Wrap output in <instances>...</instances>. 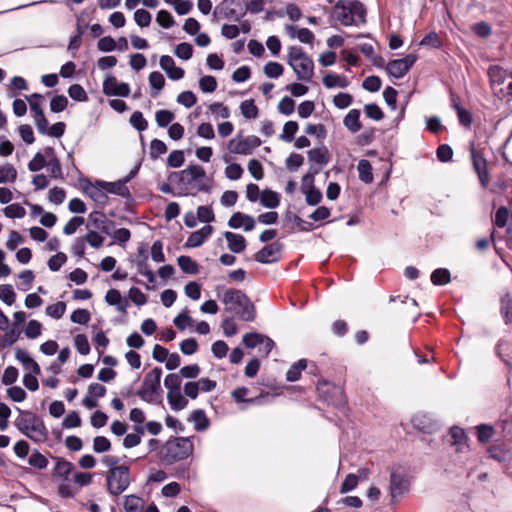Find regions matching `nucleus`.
Segmentation results:
<instances>
[{"label": "nucleus", "mask_w": 512, "mask_h": 512, "mask_svg": "<svg viewBox=\"0 0 512 512\" xmlns=\"http://www.w3.org/2000/svg\"><path fill=\"white\" fill-rule=\"evenodd\" d=\"M160 66L171 80L177 81L184 77V70L177 67L174 59L169 55L161 56Z\"/></svg>", "instance_id": "obj_18"}, {"label": "nucleus", "mask_w": 512, "mask_h": 512, "mask_svg": "<svg viewBox=\"0 0 512 512\" xmlns=\"http://www.w3.org/2000/svg\"><path fill=\"white\" fill-rule=\"evenodd\" d=\"M308 159L310 162L319 165L318 168H314V173H318L321 168L328 163V150L326 147L313 148L308 151Z\"/></svg>", "instance_id": "obj_24"}, {"label": "nucleus", "mask_w": 512, "mask_h": 512, "mask_svg": "<svg viewBox=\"0 0 512 512\" xmlns=\"http://www.w3.org/2000/svg\"><path fill=\"white\" fill-rule=\"evenodd\" d=\"M264 337L265 335L256 332H251L243 336L242 342L247 348H255L262 343Z\"/></svg>", "instance_id": "obj_53"}, {"label": "nucleus", "mask_w": 512, "mask_h": 512, "mask_svg": "<svg viewBox=\"0 0 512 512\" xmlns=\"http://www.w3.org/2000/svg\"><path fill=\"white\" fill-rule=\"evenodd\" d=\"M194 451L190 437H170L160 450V460L165 465L187 459Z\"/></svg>", "instance_id": "obj_4"}, {"label": "nucleus", "mask_w": 512, "mask_h": 512, "mask_svg": "<svg viewBox=\"0 0 512 512\" xmlns=\"http://www.w3.org/2000/svg\"><path fill=\"white\" fill-rule=\"evenodd\" d=\"M134 20L140 27H147L150 25L152 16L145 9H137L134 13Z\"/></svg>", "instance_id": "obj_64"}, {"label": "nucleus", "mask_w": 512, "mask_h": 512, "mask_svg": "<svg viewBox=\"0 0 512 512\" xmlns=\"http://www.w3.org/2000/svg\"><path fill=\"white\" fill-rule=\"evenodd\" d=\"M283 71V66L278 62L270 61L264 66V73L269 78H278L283 74Z\"/></svg>", "instance_id": "obj_52"}, {"label": "nucleus", "mask_w": 512, "mask_h": 512, "mask_svg": "<svg viewBox=\"0 0 512 512\" xmlns=\"http://www.w3.org/2000/svg\"><path fill=\"white\" fill-rule=\"evenodd\" d=\"M217 297L226 305L227 312H233L242 321L252 322L256 318V308L249 297L239 289L217 286Z\"/></svg>", "instance_id": "obj_1"}, {"label": "nucleus", "mask_w": 512, "mask_h": 512, "mask_svg": "<svg viewBox=\"0 0 512 512\" xmlns=\"http://www.w3.org/2000/svg\"><path fill=\"white\" fill-rule=\"evenodd\" d=\"M416 60L417 56L414 54H408L403 58L391 60L386 66V71L394 78H402L408 73Z\"/></svg>", "instance_id": "obj_11"}, {"label": "nucleus", "mask_w": 512, "mask_h": 512, "mask_svg": "<svg viewBox=\"0 0 512 512\" xmlns=\"http://www.w3.org/2000/svg\"><path fill=\"white\" fill-rule=\"evenodd\" d=\"M44 152L47 157L46 166L48 167L50 176L55 179L63 178L61 163L55 154L54 148L48 146L44 148Z\"/></svg>", "instance_id": "obj_19"}, {"label": "nucleus", "mask_w": 512, "mask_h": 512, "mask_svg": "<svg viewBox=\"0 0 512 512\" xmlns=\"http://www.w3.org/2000/svg\"><path fill=\"white\" fill-rule=\"evenodd\" d=\"M176 175L179 176V182L184 185L197 182L198 191L206 193L211 191L209 179L206 177L204 168L200 165H189L186 169L176 173Z\"/></svg>", "instance_id": "obj_9"}, {"label": "nucleus", "mask_w": 512, "mask_h": 512, "mask_svg": "<svg viewBox=\"0 0 512 512\" xmlns=\"http://www.w3.org/2000/svg\"><path fill=\"white\" fill-rule=\"evenodd\" d=\"M470 154L474 171L477 173L481 185L485 187L489 182L487 161L482 153L475 149L474 143L470 144Z\"/></svg>", "instance_id": "obj_14"}, {"label": "nucleus", "mask_w": 512, "mask_h": 512, "mask_svg": "<svg viewBox=\"0 0 512 512\" xmlns=\"http://www.w3.org/2000/svg\"><path fill=\"white\" fill-rule=\"evenodd\" d=\"M96 184L107 193L115 194L123 198H129L131 196L130 190L123 179L116 182L97 181Z\"/></svg>", "instance_id": "obj_17"}, {"label": "nucleus", "mask_w": 512, "mask_h": 512, "mask_svg": "<svg viewBox=\"0 0 512 512\" xmlns=\"http://www.w3.org/2000/svg\"><path fill=\"white\" fill-rule=\"evenodd\" d=\"M188 421L194 423L196 431H204L209 427V420L205 411L202 409L194 410L188 418Z\"/></svg>", "instance_id": "obj_27"}, {"label": "nucleus", "mask_w": 512, "mask_h": 512, "mask_svg": "<svg viewBox=\"0 0 512 512\" xmlns=\"http://www.w3.org/2000/svg\"><path fill=\"white\" fill-rule=\"evenodd\" d=\"M130 124L139 132L145 131L148 127V122L140 111H135L131 115Z\"/></svg>", "instance_id": "obj_55"}, {"label": "nucleus", "mask_w": 512, "mask_h": 512, "mask_svg": "<svg viewBox=\"0 0 512 512\" xmlns=\"http://www.w3.org/2000/svg\"><path fill=\"white\" fill-rule=\"evenodd\" d=\"M260 202L264 207L274 209L279 206L280 197L277 192L265 189L262 191L260 195Z\"/></svg>", "instance_id": "obj_29"}, {"label": "nucleus", "mask_w": 512, "mask_h": 512, "mask_svg": "<svg viewBox=\"0 0 512 512\" xmlns=\"http://www.w3.org/2000/svg\"><path fill=\"white\" fill-rule=\"evenodd\" d=\"M212 232L213 227L211 225H205L201 229L194 231L189 235L185 246L188 248H196L201 246L212 234Z\"/></svg>", "instance_id": "obj_20"}, {"label": "nucleus", "mask_w": 512, "mask_h": 512, "mask_svg": "<svg viewBox=\"0 0 512 512\" xmlns=\"http://www.w3.org/2000/svg\"><path fill=\"white\" fill-rule=\"evenodd\" d=\"M494 435V429L491 425L481 424L477 426V438L481 443H487Z\"/></svg>", "instance_id": "obj_56"}, {"label": "nucleus", "mask_w": 512, "mask_h": 512, "mask_svg": "<svg viewBox=\"0 0 512 512\" xmlns=\"http://www.w3.org/2000/svg\"><path fill=\"white\" fill-rule=\"evenodd\" d=\"M161 376L162 369L160 367L153 368L145 375L142 386L136 395L148 403H156L157 396L161 391Z\"/></svg>", "instance_id": "obj_7"}, {"label": "nucleus", "mask_w": 512, "mask_h": 512, "mask_svg": "<svg viewBox=\"0 0 512 512\" xmlns=\"http://www.w3.org/2000/svg\"><path fill=\"white\" fill-rule=\"evenodd\" d=\"M175 118V115L170 110H158L155 114V120L159 127H167Z\"/></svg>", "instance_id": "obj_45"}, {"label": "nucleus", "mask_w": 512, "mask_h": 512, "mask_svg": "<svg viewBox=\"0 0 512 512\" xmlns=\"http://www.w3.org/2000/svg\"><path fill=\"white\" fill-rule=\"evenodd\" d=\"M200 89L205 93H212L217 88V81L215 77L206 75L199 80Z\"/></svg>", "instance_id": "obj_62"}, {"label": "nucleus", "mask_w": 512, "mask_h": 512, "mask_svg": "<svg viewBox=\"0 0 512 512\" xmlns=\"http://www.w3.org/2000/svg\"><path fill=\"white\" fill-rule=\"evenodd\" d=\"M15 357L26 369H31V372L35 375H39L41 373L40 366L32 357H30L27 351L17 349Z\"/></svg>", "instance_id": "obj_25"}, {"label": "nucleus", "mask_w": 512, "mask_h": 512, "mask_svg": "<svg viewBox=\"0 0 512 512\" xmlns=\"http://www.w3.org/2000/svg\"><path fill=\"white\" fill-rule=\"evenodd\" d=\"M182 379L181 376L175 373L168 374L165 377L164 385L167 388V393H174L181 391Z\"/></svg>", "instance_id": "obj_39"}, {"label": "nucleus", "mask_w": 512, "mask_h": 512, "mask_svg": "<svg viewBox=\"0 0 512 512\" xmlns=\"http://www.w3.org/2000/svg\"><path fill=\"white\" fill-rule=\"evenodd\" d=\"M0 299L7 305H12L16 299V293L10 284L0 285Z\"/></svg>", "instance_id": "obj_49"}, {"label": "nucleus", "mask_w": 512, "mask_h": 512, "mask_svg": "<svg viewBox=\"0 0 512 512\" xmlns=\"http://www.w3.org/2000/svg\"><path fill=\"white\" fill-rule=\"evenodd\" d=\"M4 215L8 218H23L26 210L18 203H13L3 209Z\"/></svg>", "instance_id": "obj_51"}, {"label": "nucleus", "mask_w": 512, "mask_h": 512, "mask_svg": "<svg viewBox=\"0 0 512 512\" xmlns=\"http://www.w3.org/2000/svg\"><path fill=\"white\" fill-rule=\"evenodd\" d=\"M287 62L293 69L298 80L310 81L314 74V62L302 47L291 46L288 49Z\"/></svg>", "instance_id": "obj_5"}, {"label": "nucleus", "mask_w": 512, "mask_h": 512, "mask_svg": "<svg viewBox=\"0 0 512 512\" xmlns=\"http://www.w3.org/2000/svg\"><path fill=\"white\" fill-rule=\"evenodd\" d=\"M144 508L143 500L136 495H128L124 501V509L126 512H142Z\"/></svg>", "instance_id": "obj_37"}, {"label": "nucleus", "mask_w": 512, "mask_h": 512, "mask_svg": "<svg viewBox=\"0 0 512 512\" xmlns=\"http://www.w3.org/2000/svg\"><path fill=\"white\" fill-rule=\"evenodd\" d=\"M366 8L358 0H339L332 9V17L343 26H360L366 23Z\"/></svg>", "instance_id": "obj_2"}, {"label": "nucleus", "mask_w": 512, "mask_h": 512, "mask_svg": "<svg viewBox=\"0 0 512 512\" xmlns=\"http://www.w3.org/2000/svg\"><path fill=\"white\" fill-rule=\"evenodd\" d=\"M261 144L262 141L259 137L251 135L243 138L230 140L228 148L231 153L249 155L255 148L259 147Z\"/></svg>", "instance_id": "obj_12"}, {"label": "nucleus", "mask_w": 512, "mask_h": 512, "mask_svg": "<svg viewBox=\"0 0 512 512\" xmlns=\"http://www.w3.org/2000/svg\"><path fill=\"white\" fill-rule=\"evenodd\" d=\"M88 220H89L88 226L91 225L106 235H111L115 228L114 222L109 220L106 217V215L101 211L91 212L89 214Z\"/></svg>", "instance_id": "obj_16"}, {"label": "nucleus", "mask_w": 512, "mask_h": 512, "mask_svg": "<svg viewBox=\"0 0 512 512\" xmlns=\"http://www.w3.org/2000/svg\"><path fill=\"white\" fill-rule=\"evenodd\" d=\"M110 236L114 239V241L116 243H118V245L125 246L126 243L131 238V233H130L129 229H127V228H119V229L114 228V230Z\"/></svg>", "instance_id": "obj_54"}, {"label": "nucleus", "mask_w": 512, "mask_h": 512, "mask_svg": "<svg viewBox=\"0 0 512 512\" xmlns=\"http://www.w3.org/2000/svg\"><path fill=\"white\" fill-rule=\"evenodd\" d=\"M107 490L110 494L118 496L130 485V470L128 466L120 465L109 469L106 475Z\"/></svg>", "instance_id": "obj_8"}, {"label": "nucleus", "mask_w": 512, "mask_h": 512, "mask_svg": "<svg viewBox=\"0 0 512 512\" xmlns=\"http://www.w3.org/2000/svg\"><path fill=\"white\" fill-rule=\"evenodd\" d=\"M43 99V96L38 93L31 94L27 97V100L30 105V110L33 113V117H40L44 115L43 109L41 108L40 101Z\"/></svg>", "instance_id": "obj_43"}, {"label": "nucleus", "mask_w": 512, "mask_h": 512, "mask_svg": "<svg viewBox=\"0 0 512 512\" xmlns=\"http://www.w3.org/2000/svg\"><path fill=\"white\" fill-rule=\"evenodd\" d=\"M177 262L180 269L186 274L194 275L199 271L198 264L189 256L181 255L177 258Z\"/></svg>", "instance_id": "obj_34"}, {"label": "nucleus", "mask_w": 512, "mask_h": 512, "mask_svg": "<svg viewBox=\"0 0 512 512\" xmlns=\"http://www.w3.org/2000/svg\"><path fill=\"white\" fill-rule=\"evenodd\" d=\"M17 178V170L11 164L0 166V184L14 182Z\"/></svg>", "instance_id": "obj_44"}, {"label": "nucleus", "mask_w": 512, "mask_h": 512, "mask_svg": "<svg viewBox=\"0 0 512 512\" xmlns=\"http://www.w3.org/2000/svg\"><path fill=\"white\" fill-rule=\"evenodd\" d=\"M241 113L247 119H255L258 116V107L254 100H245L240 105Z\"/></svg>", "instance_id": "obj_48"}, {"label": "nucleus", "mask_w": 512, "mask_h": 512, "mask_svg": "<svg viewBox=\"0 0 512 512\" xmlns=\"http://www.w3.org/2000/svg\"><path fill=\"white\" fill-rule=\"evenodd\" d=\"M47 157L45 152H37L34 157L28 163V169L31 172H38L46 166Z\"/></svg>", "instance_id": "obj_46"}, {"label": "nucleus", "mask_w": 512, "mask_h": 512, "mask_svg": "<svg viewBox=\"0 0 512 512\" xmlns=\"http://www.w3.org/2000/svg\"><path fill=\"white\" fill-rule=\"evenodd\" d=\"M66 311L65 302L59 301L46 308V314L54 319H60Z\"/></svg>", "instance_id": "obj_58"}, {"label": "nucleus", "mask_w": 512, "mask_h": 512, "mask_svg": "<svg viewBox=\"0 0 512 512\" xmlns=\"http://www.w3.org/2000/svg\"><path fill=\"white\" fill-rule=\"evenodd\" d=\"M488 76L492 85H501L506 79L507 71L499 65H492L488 69Z\"/></svg>", "instance_id": "obj_33"}, {"label": "nucleus", "mask_w": 512, "mask_h": 512, "mask_svg": "<svg viewBox=\"0 0 512 512\" xmlns=\"http://www.w3.org/2000/svg\"><path fill=\"white\" fill-rule=\"evenodd\" d=\"M103 92L107 96L127 97L130 94V86L125 82H118L114 76H109L103 82Z\"/></svg>", "instance_id": "obj_15"}, {"label": "nucleus", "mask_w": 512, "mask_h": 512, "mask_svg": "<svg viewBox=\"0 0 512 512\" xmlns=\"http://www.w3.org/2000/svg\"><path fill=\"white\" fill-rule=\"evenodd\" d=\"M283 245L279 241L267 244L254 254V260L262 264L278 262L281 258Z\"/></svg>", "instance_id": "obj_13"}, {"label": "nucleus", "mask_w": 512, "mask_h": 512, "mask_svg": "<svg viewBox=\"0 0 512 512\" xmlns=\"http://www.w3.org/2000/svg\"><path fill=\"white\" fill-rule=\"evenodd\" d=\"M307 367V360L300 359L295 362L286 373V380L289 382H295L299 380L302 371Z\"/></svg>", "instance_id": "obj_35"}, {"label": "nucleus", "mask_w": 512, "mask_h": 512, "mask_svg": "<svg viewBox=\"0 0 512 512\" xmlns=\"http://www.w3.org/2000/svg\"><path fill=\"white\" fill-rule=\"evenodd\" d=\"M28 463L34 468L45 469L48 466V459L38 450L32 452L28 458Z\"/></svg>", "instance_id": "obj_47"}, {"label": "nucleus", "mask_w": 512, "mask_h": 512, "mask_svg": "<svg viewBox=\"0 0 512 512\" xmlns=\"http://www.w3.org/2000/svg\"><path fill=\"white\" fill-rule=\"evenodd\" d=\"M167 152V146L166 144L159 140V139H153L150 144V157L152 159H157L162 154H165Z\"/></svg>", "instance_id": "obj_60"}, {"label": "nucleus", "mask_w": 512, "mask_h": 512, "mask_svg": "<svg viewBox=\"0 0 512 512\" xmlns=\"http://www.w3.org/2000/svg\"><path fill=\"white\" fill-rule=\"evenodd\" d=\"M297 131L298 123L296 121H288L284 124L280 139L288 143L292 142Z\"/></svg>", "instance_id": "obj_42"}, {"label": "nucleus", "mask_w": 512, "mask_h": 512, "mask_svg": "<svg viewBox=\"0 0 512 512\" xmlns=\"http://www.w3.org/2000/svg\"><path fill=\"white\" fill-rule=\"evenodd\" d=\"M412 423L415 428L424 432V433H432L436 429V423L433 422L426 415H415L412 418Z\"/></svg>", "instance_id": "obj_26"}, {"label": "nucleus", "mask_w": 512, "mask_h": 512, "mask_svg": "<svg viewBox=\"0 0 512 512\" xmlns=\"http://www.w3.org/2000/svg\"><path fill=\"white\" fill-rule=\"evenodd\" d=\"M410 490V477L404 468L398 466L391 469L389 479V495L392 504H397Z\"/></svg>", "instance_id": "obj_6"}, {"label": "nucleus", "mask_w": 512, "mask_h": 512, "mask_svg": "<svg viewBox=\"0 0 512 512\" xmlns=\"http://www.w3.org/2000/svg\"><path fill=\"white\" fill-rule=\"evenodd\" d=\"M88 195L98 204L105 205L108 201L107 192L103 190L101 187L94 186L89 191H87Z\"/></svg>", "instance_id": "obj_59"}, {"label": "nucleus", "mask_w": 512, "mask_h": 512, "mask_svg": "<svg viewBox=\"0 0 512 512\" xmlns=\"http://www.w3.org/2000/svg\"><path fill=\"white\" fill-rule=\"evenodd\" d=\"M18 411L20 415L15 420L17 429L36 443L45 442L48 438V430L43 420L32 411L19 408Z\"/></svg>", "instance_id": "obj_3"}, {"label": "nucleus", "mask_w": 512, "mask_h": 512, "mask_svg": "<svg viewBox=\"0 0 512 512\" xmlns=\"http://www.w3.org/2000/svg\"><path fill=\"white\" fill-rule=\"evenodd\" d=\"M286 31L291 38H298V40L305 44H311L315 36L308 28H297L293 25H287Z\"/></svg>", "instance_id": "obj_23"}, {"label": "nucleus", "mask_w": 512, "mask_h": 512, "mask_svg": "<svg viewBox=\"0 0 512 512\" xmlns=\"http://www.w3.org/2000/svg\"><path fill=\"white\" fill-rule=\"evenodd\" d=\"M69 96L78 102H83L88 99L86 91L80 84H73L68 89Z\"/></svg>", "instance_id": "obj_63"}, {"label": "nucleus", "mask_w": 512, "mask_h": 512, "mask_svg": "<svg viewBox=\"0 0 512 512\" xmlns=\"http://www.w3.org/2000/svg\"><path fill=\"white\" fill-rule=\"evenodd\" d=\"M323 84L326 88H346L349 84L348 79L345 76L337 75L335 73H328L323 77Z\"/></svg>", "instance_id": "obj_28"}, {"label": "nucleus", "mask_w": 512, "mask_h": 512, "mask_svg": "<svg viewBox=\"0 0 512 512\" xmlns=\"http://www.w3.org/2000/svg\"><path fill=\"white\" fill-rule=\"evenodd\" d=\"M327 389L318 387L320 396L329 404L337 409L344 410L347 404V399L344 390L341 387L335 385L324 384Z\"/></svg>", "instance_id": "obj_10"}, {"label": "nucleus", "mask_w": 512, "mask_h": 512, "mask_svg": "<svg viewBox=\"0 0 512 512\" xmlns=\"http://www.w3.org/2000/svg\"><path fill=\"white\" fill-rule=\"evenodd\" d=\"M156 21L161 27H163L165 29H169L175 25L174 17L167 10L158 11L157 16H156Z\"/></svg>", "instance_id": "obj_50"}, {"label": "nucleus", "mask_w": 512, "mask_h": 512, "mask_svg": "<svg viewBox=\"0 0 512 512\" xmlns=\"http://www.w3.org/2000/svg\"><path fill=\"white\" fill-rule=\"evenodd\" d=\"M74 470V465L63 459V458H57V462L54 468V476L61 477L63 480H67L70 473Z\"/></svg>", "instance_id": "obj_31"}, {"label": "nucleus", "mask_w": 512, "mask_h": 512, "mask_svg": "<svg viewBox=\"0 0 512 512\" xmlns=\"http://www.w3.org/2000/svg\"><path fill=\"white\" fill-rule=\"evenodd\" d=\"M450 272L445 268L435 269L431 274V282L434 285H445L450 282Z\"/></svg>", "instance_id": "obj_41"}, {"label": "nucleus", "mask_w": 512, "mask_h": 512, "mask_svg": "<svg viewBox=\"0 0 512 512\" xmlns=\"http://www.w3.org/2000/svg\"><path fill=\"white\" fill-rule=\"evenodd\" d=\"M71 321L77 324L86 325L90 319L91 314L87 309H76L71 314Z\"/></svg>", "instance_id": "obj_61"}, {"label": "nucleus", "mask_w": 512, "mask_h": 512, "mask_svg": "<svg viewBox=\"0 0 512 512\" xmlns=\"http://www.w3.org/2000/svg\"><path fill=\"white\" fill-rule=\"evenodd\" d=\"M105 301L110 306H116V309L123 313H127V308L129 306V302L127 299L123 298L120 291L117 289H110L107 291L105 295Z\"/></svg>", "instance_id": "obj_21"}, {"label": "nucleus", "mask_w": 512, "mask_h": 512, "mask_svg": "<svg viewBox=\"0 0 512 512\" xmlns=\"http://www.w3.org/2000/svg\"><path fill=\"white\" fill-rule=\"evenodd\" d=\"M168 402L173 410L179 411L184 409L188 401L182 396L181 391L170 394L167 393Z\"/></svg>", "instance_id": "obj_40"}, {"label": "nucleus", "mask_w": 512, "mask_h": 512, "mask_svg": "<svg viewBox=\"0 0 512 512\" xmlns=\"http://www.w3.org/2000/svg\"><path fill=\"white\" fill-rule=\"evenodd\" d=\"M228 248L233 253H241L246 248V239L241 234L227 231L224 233Z\"/></svg>", "instance_id": "obj_22"}, {"label": "nucleus", "mask_w": 512, "mask_h": 512, "mask_svg": "<svg viewBox=\"0 0 512 512\" xmlns=\"http://www.w3.org/2000/svg\"><path fill=\"white\" fill-rule=\"evenodd\" d=\"M359 478L357 475L350 473L346 475L340 486V493L345 494L354 490L358 485Z\"/></svg>", "instance_id": "obj_57"}, {"label": "nucleus", "mask_w": 512, "mask_h": 512, "mask_svg": "<svg viewBox=\"0 0 512 512\" xmlns=\"http://www.w3.org/2000/svg\"><path fill=\"white\" fill-rule=\"evenodd\" d=\"M357 170H358V173H359V179L366 183V184H370L373 182V173H372V166H371V163L366 160V159H362L358 162V165H357Z\"/></svg>", "instance_id": "obj_32"}, {"label": "nucleus", "mask_w": 512, "mask_h": 512, "mask_svg": "<svg viewBox=\"0 0 512 512\" xmlns=\"http://www.w3.org/2000/svg\"><path fill=\"white\" fill-rule=\"evenodd\" d=\"M500 313L506 324L512 322V298L509 294H505L501 297Z\"/></svg>", "instance_id": "obj_36"}, {"label": "nucleus", "mask_w": 512, "mask_h": 512, "mask_svg": "<svg viewBox=\"0 0 512 512\" xmlns=\"http://www.w3.org/2000/svg\"><path fill=\"white\" fill-rule=\"evenodd\" d=\"M359 119L360 111L357 109H352L344 117L343 123L352 133H356L361 129V123Z\"/></svg>", "instance_id": "obj_30"}, {"label": "nucleus", "mask_w": 512, "mask_h": 512, "mask_svg": "<svg viewBox=\"0 0 512 512\" xmlns=\"http://www.w3.org/2000/svg\"><path fill=\"white\" fill-rule=\"evenodd\" d=\"M148 79L151 88L155 90L154 92H151V96L156 97L158 92L165 86V78L160 72L154 71L150 73Z\"/></svg>", "instance_id": "obj_38"}]
</instances>
